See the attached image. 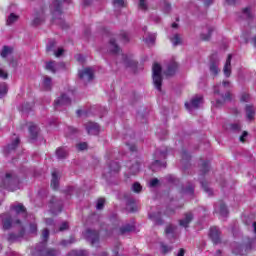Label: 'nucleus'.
<instances>
[{"label": "nucleus", "mask_w": 256, "mask_h": 256, "mask_svg": "<svg viewBox=\"0 0 256 256\" xmlns=\"http://www.w3.org/2000/svg\"><path fill=\"white\" fill-rule=\"evenodd\" d=\"M36 253H38L39 256H57V250L53 248H47V243H39L35 247Z\"/></svg>", "instance_id": "obj_6"}, {"label": "nucleus", "mask_w": 256, "mask_h": 256, "mask_svg": "<svg viewBox=\"0 0 256 256\" xmlns=\"http://www.w3.org/2000/svg\"><path fill=\"white\" fill-rule=\"evenodd\" d=\"M201 103H203V96H194L190 102L185 103V107L188 111H193V109H199Z\"/></svg>", "instance_id": "obj_13"}, {"label": "nucleus", "mask_w": 256, "mask_h": 256, "mask_svg": "<svg viewBox=\"0 0 256 256\" xmlns=\"http://www.w3.org/2000/svg\"><path fill=\"white\" fill-rule=\"evenodd\" d=\"M28 131L30 135V141H37V138L39 137V127L31 123L29 125Z\"/></svg>", "instance_id": "obj_22"}, {"label": "nucleus", "mask_w": 256, "mask_h": 256, "mask_svg": "<svg viewBox=\"0 0 256 256\" xmlns=\"http://www.w3.org/2000/svg\"><path fill=\"white\" fill-rule=\"evenodd\" d=\"M16 225H20V230L18 234L15 233H10L8 235V241L14 242V241H19V239H22V237L25 236V228L21 226V220L16 219L15 220Z\"/></svg>", "instance_id": "obj_15"}, {"label": "nucleus", "mask_w": 256, "mask_h": 256, "mask_svg": "<svg viewBox=\"0 0 256 256\" xmlns=\"http://www.w3.org/2000/svg\"><path fill=\"white\" fill-rule=\"evenodd\" d=\"M119 37H120L122 42L129 43V34H127V32H121L119 34Z\"/></svg>", "instance_id": "obj_51"}, {"label": "nucleus", "mask_w": 256, "mask_h": 256, "mask_svg": "<svg viewBox=\"0 0 256 256\" xmlns=\"http://www.w3.org/2000/svg\"><path fill=\"white\" fill-rule=\"evenodd\" d=\"M85 239L90 243L91 245H99V231L93 230V229H87L85 232Z\"/></svg>", "instance_id": "obj_10"}, {"label": "nucleus", "mask_w": 256, "mask_h": 256, "mask_svg": "<svg viewBox=\"0 0 256 256\" xmlns=\"http://www.w3.org/2000/svg\"><path fill=\"white\" fill-rule=\"evenodd\" d=\"M123 197L129 212L135 213V211H137V204H135L136 203L135 198H133L129 193H125Z\"/></svg>", "instance_id": "obj_14"}, {"label": "nucleus", "mask_w": 256, "mask_h": 256, "mask_svg": "<svg viewBox=\"0 0 256 256\" xmlns=\"http://www.w3.org/2000/svg\"><path fill=\"white\" fill-rule=\"evenodd\" d=\"M103 207H105V199L99 198L97 200L96 209H98V211H101V209H103Z\"/></svg>", "instance_id": "obj_50"}, {"label": "nucleus", "mask_w": 256, "mask_h": 256, "mask_svg": "<svg viewBox=\"0 0 256 256\" xmlns=\"http://www.w3.org/2000/svg\"><path fill=\"white\" fill-rule=\"evenodd\" d=\"M148 217L154 223L155 226L165 225V220H163L161 212L150 213Z\"/></svg>", "instance_id": "obj_20"}, {"label": "nucleus", "mask_w": 256, "mask_h": 256, "mask_svg": "<svg viewBox=\"0 0 256 256\" xmlns=\"http://www.w3.org/2000/svg\"><path fill=\"white\" fill-rule=\"evenodd\" d=\"M67 230H69V223L63 222L59 227V231L63 232V231H67Z\"/></svg>", "instance_id": "obj_61"}, {"label": "nucleus", "mask_w": 256, "mask_h": 256, "mask_svg": "<svg viewBox=\"0 0 256 256\" xmlns=\"http://www.w3.org/2000/svg\"><path fill=\"white\" fill-rule=\"evenodd\" d=\"M49 240V229L45 228L42 232V242L40 243H46Z\"/></svg>", "instance_id": "obj_47"}, {"label": "nucleus", "mask_w": 256, "mask_h": 256, "mask_svg": "<svg viewBox=\"0 0 256 256\" xmlns=\"http://www.w3.org/2000/svg\"><path fill=\"white\" fill-rule=\"evenodd\" d=\"M209 237L214 245L221 243V231L217 227H211Z\"/></svg>", "instance_id": "obj_17"}, {"label": "nucleus", "mask_w": 256, "mask_h": 256, "mask_svg": "<svg viewBox=\"0 0 256 256\" xmlns=\"http://www.w3.org/2000/svg\"><path fill=\"white\" fill-rule=\"evenodd\" d=\"M139 8L142 9V11H147V3L145 0H139Z\"/></svg>", "instance_id": "obj_64"}, {"label": "nucleus", "mask_w": 256, "mask_h": 256, "mask_svg": "<svg viewBox=\"0 0 256 256\" xmlns=\"http://www.w3.org/2000/svg\"><path fill=\"white\" fill-rule=\"evenodd\" d=\"M64 3H67V5H69L71 4V0H54L50 6V9L54 23H56V25H60L62 29H67L65 20H63L62 18Z\"/></svg>", "instance_id": "obj_1"}, {"label": "nucleus", "mask_w": 256, "mask_h": 256, "mask_svg": "<svg viewBox=\"0 0 256 256\" xmlns=\"http://www.w3.org/2000/svg\"><path fill=\"white\" fill-rule=\"evenodd\" d=\"M232 59H233V55L229 54L223 68V73L227 78L231 77V60Z\"/></svg>", "instance_id": "obj_23"}, {"label": "nucleus", "mask_w": 256, "mask_h": 256, "mask_svg": "<svg viewBox=\"0 0 256 256\" xmlns=\"http://www.w3.org/2000/svg\"><path fill=\"white\" fill-rule=\"evenodd\" d=\"M114 7H125V0H113Z\"/></svg>", "instance_id": "obj_58"}, {"label": "nucleus", "mask_w": 256, "mask_h": 256, "mask_svg": "<svg viewBox=\"0 0 256 256\" xmlns=\"http://www.w3.org/2000/svg\"><path fill=\"white\" fill-rule=\"evenodd\" d=\"M207 29H208L207 34L205 33L200 34V39H202V41H210L211 35L213 34V31H215V28L211 26H209Z\"/></svg>", "instance_id": "obj_34"}, {"label": "nucleus", "mask_w": 256, "mask_h": 256, "mask_svg": "<svg viewBox=\"0 0 256 256\" xmlns=\"http://www.w3.org/2000/svg\"><path fill=\"white\" fill-rule=\"evenodd\" d=\"M155 155H157V157H159V159H156L153 163H152V167H159L164 168L167 167V162L165 161V159H167V151H159L157 150Z\"/></svg>", "instance_id": "obj_9"}, {"label": "nucleus", "mask_w": 256, "mask_h": 256, "mask_svg": "<svg viewBox=\"0 0 256 256\" xmlns=\"http://www.w3.org/2000/svg\"><path fill=\"white\" fill-rule=\"evenodd\" d=\"M133 231H135V225L125 224L120 227V235H125V233H131Z\"/></svg>", "instance_id": "obj_33"}, {"label": "nucleus", "mask_w": 256, "mask_h": 256, "mask_svg": "<svg viewBox=\"0 0 256 256\" xmlns=\"http://www.w3.org/2000/svg\"><path fill=\"white\" fill-rule=\"evenodd\" d=\"M78 151H85L87 149V142H81L77 144Z\"/></svg>", "instance_id": "obj_63"}, {"label": "nucleus", "mask_w": 256, "mask_h": 256, "mask_svg": "<svg viewBox=\"0 0 256 256\" xmlns=\"http://www.w3.org/2000/svg\"><path fill=\"white\" fill-rule=\"evenodd\" d=\"M0 219L2 221V229L3 231H9L13 227V223H15V220H13V216L9 213H4L0 215Z\"/></svg>", "instance_id": "obj_11"}, {"label": "nucleus", "mask_w": 256, "mask_h": 256, "mask_svg": "<svg viewBox=\"0 0 256 256\" xmlns=\"http://www.w3.org/2000/svg\"><path fill=\"white\" fill-rule=\"evenodd\" d=\"M19 21V15L15 13H11L6 20V25H13V23H17Z\"/></svg>", "instance_id": "obj_42"}, {"label": "nucleus", "mask_w": 256, "mask_h": 256, "mask_svg": "<svg viewBox=\"0 0 256 256\" xmlns=\"http://www.w3.org/2000/svg\"><path fill=\"white\" fill-rule=\"evenodd\" d=\"M209 169H211L209 161H203L200 165V175H207V173H209Z\"/></svg>", "instance_id": "obj_35"}, {"label": "nucleus", "mask_w": 256, "mask_h": 256, "mask_svg": "<svg viewBox=\"0 0 256 256\" xmlns=\"http://www.w3.org/2000/svg\"><path fill=\"white\" fill-rule=\"evenodd\" d=\"M210 73L217 77L219 75V56L217 54H212L210 57Z\"/></svg>", "instance_id": "obj_12"}, {"label": "nucleus", "mask_w": 256, "mask_h": 256, "mask_svg": "<svg viewBox=\"0 0 256 256\" xmlns=\"http://www.w3.org/2000/svg\"><path fill=\"white\" fill-rule=\"evenodd\" d=\"M193 212H187L184 214V218L179 220V225L180 227H184L185 229H187V227H189V223H191V221H193Z\"/></svg>", "instance_id": "obj_21"}, {"label": "nucleus", "mask_w": 256, "mask_h": 256, "mask_svg": "<svg viewBox=\"0 0 256 256\" xmlns=\"http://www.w3.org/2000/svg\"><path fill=\"white\" fill-rule=\"evenodd\" d=\"M243 15H245L246 19H253V14H251V8L247 7L242 10Z\"/></svg>", "instance_id": "obj_48"}, {"label": "nucleus", "mask_w": 256, "mask_h": 256, "mask_svg": "<svg viewBox=\"0 0 256 256\" xmlns=\"http://www.w3.org/2000/svg\"><path fill=\"white\" fill-rule=\"evenodd\" d=\"M109 47H110V53H112L113 55H117V53L121 51V48L117 44V40H115V38H111L109 40Z\"/></svg>", "instance_id": "obj_25"}, {"label": "nucleus", "mask_w": 256, "mask_h": 256, "mask_svg": "<svg viewBox=\"0 0 256 256\" xmlns=\"http://www.w3.org/2000/svg\"><path fill=\"white\" fill-rule=\"evenodd\" d=\"M46 70L51 71V73H57V62L55 61H50L46 63Z\"/></svg>", "instance_id": "obj_40"}, {"label": "nucleus", "mask_w": 256, "mask_h": 256, "mask_svg": "<svg viewBox=\"0 0 256 256\" xmlns=\"http://www.w3.org/2000/svg\"><path fill=\"white\" fill-rule=\"evenodd\" d=\"M21 111L23 113H29L31 111V104H29V103L22 104Z\"/></svg>", "instance_id": "obj_55"}, {"label": "nucleus", "mask_w": 256, "mask_h": 256, "mask_svg": "<svg viewBox=\"0 0 256 256\" xmlns=\"http://www.w3.org/2000/svg\"><path fill=\"white\" fill-rule=\"evenodd\" d=\"M51 187L54 190L59 189V176H57V172L52 173Z\"/></svg>", "instance_id": "obj_36"}, {"label": "nucleus", "mask_w": 256, "mask_h": 256, "mask_svg": "<svg viewBox=\"0 0 256 256\" xmlns=\"http://www.w3.org/2000/svg\"><path fill=\"white\" fill-rule=\"evenodd\" d=\"M161 249H162V253H164V255L167 253H171V251H173V247L167 246L165 244H161Z\"/></svg>", "instance_id": "obj_52"}, {"label": "nucleus", "mask_w": 256, "mask_h": 256, "mask_svg": "<svg viewBox=\"0 0 256 256\" xmlns=\"http://www.w3.org/2000/svg\"><path fill=\"white\" fill-rule=\"evenodd\" d=\"M132 191L134 193H141V191L143 190V187L141 186V184L139 182H135L133 185H132Z\"/></svg>", "instance_id": "obj_46"}, {"label": "nucleus", "mask_w": 256, "mask_h": 256, "mask_svg": "<svg viewBox=\"0 0 256 256\" xmlns=\"http://www.w3.org/2000/svg\"><path fill=\"white\" fill-rule=\"evenodd\" d=\"M191 159V155H189V152L187 150L182 151V161H189Z\"/></svg>", "instance_id": "obj_59"}, {"label": "nucleus", "mask_w": 256, "mask_h": 256, "mask_svg": "<svg viewBox=\"0 0 256 256\" xmlns=\"http://www.w3.org/2000/svg\"><path fill=\"white\" fill-rule=\"evenodd\" d=\"M140 167H141V164L139 162H136L135 164H133L130 168V170L132 171V174L135 175L136 173H139Z\"/></svg>", "instance_id": "obj_49"}, {"label": "nucleus", "mask_w": 256, "mask_h": 256, "mask_svg": "<svg viewBox=\"0 0 256 256\" xmlns=\"http://www.w3.org/2000/svg\"><path fill=\"white\" fill-rule=\"evenodd\" d=\"M11 209L15 211L16 215H22L23 217H27V208L23 204H18L11 206Z\"/></svg>", "instance_id": "obj_24"}, {"label": "nucleus", "mask_w": 256, "mask_h": 256, "mask_svg": "<svg viewBox=\"0 0 256 256\" xmlns=\"http://www.w3.org/2000/svg\"><path fill=\"white\" fill-rule=\"evenodd\" d=\"M85 129L88 135H98L101 131V127L95 122H87L85 124Z\"/></svg>", "instance_id": "obj_19"}, {"label": "nucleus", "mask_w": 256, "mask_h": 256, "mask_svg": "<svg viewBox=\"0 0 256 256\" xmlns=\"http://www.w3.org/2000/svg\"><path fill=\"white\" fill-rule=\"evenodd\" d=\"M55 45L56 42L54 40H51L46 47V51H53V49H55Z\"/></svg>", "instance_id": "obj_62"}, {"label": "nucleus", "mask_w": 256, "mask_h": 256, "mask_svg": "<svg viewBox=\"0 0 256 256\" xmlns=\"http://www.w3.org/2000/svg\"><path fill=\"white\" fill-rule=\"evenodd\" d=\"M162 71L163 68L161 67V64L155 62L152 66V79L157 91H161V87L163 86V76L161 75Z\"/></svg>", "instance_id": "obj_3"}, {"label": "nucleus", "mask_w": 256, "mask_h": 256, "mask_svg": "<svg viewBox=\"0 0 256 256\" xmlns=\"http://www.w3.org/2000/svg\"><path fill=\"white\" fill-rule=\"evenodd\" d=\"M9 89L7 88V83H0V99H3L7 95Z\"/></svg>", "instance_id": "obj_43"}, {"label": "nucleus", "mask_w": 256, "mask_h": 256, "mask_svg": "<svg viewBox=\"0 0 256 256\" xmlns=\"http://www.w3.org/2000/svg\"><path fill=\"white\" fill-rule=\"evenodd\" d=\"M122 63H124L125 67H137V62L127 56H122Z\"/></svg>", "instance_id": "obj_30"}, {"label": "nucleus", "mask_w": 256, "mask_h": 256, "mask_svg": "<svg viewBox=\"0 0 256 256\" xmlns=\"http://www.w3.org/2000/svg\"><path fill=\"white\" fill-rule=\"evenodd\" d=\"M19 143H21V140L19 139V137H17L14 141L8 144L6 147L8 153H11V151H15L16 148L19 147Z\"/></svg>", "instance_id": "obj_31"}, {"label": "nucleus", "mask_w": 256, "mask_h": 256, "mask_svg": "<svg viewBox=\"0 0 256 256\" xmlns=\"http://www.w3.org/2000/svg\"><path fill=\"white\" fill-rule=\"evenodd\" d=\"M121 169V166L119 165V162L112 161L108 164L106 168H104L103 177L109 181L111 177H115L117 173H119Z\"/></svg>", "instance_id": "obj_5"}, {"label": "nucleus", "mask_w": 256, "mask_h": 256, "mask_svg": "<svg viewBox=\"0 0 256 256\" xmlns=\"http://www.w3.org/2000/svg\"><path fill=\"white\" fill-rule=\"evenodd\" d=\"M175 229L173 225H168L165 229V235L168 239H175Z\"/></svg>", "instance_id": "obj_29"}, {"label": "nucleus", "mask_w": 256, "mask_h": 256, "mask_svg": "<svg viewBox=\"0 0 256 256\" xmlns=\"http://www.w3.org/2000/svg\"><path fill=\"white\" fill-rule=\"evenodd\" d=\"M50 211L53 215H57L63 211V201L57 199V197L53 196L49 202Z\"/></svg>", "instance_id": "obj_8"}, {"label": "nucleus", "mask_w": 256, "mask_h": 256, "mask_svg": "<svg viewBox=\"0 0 256 256\" xmlns=\"http://www.w3.org/2000/svg\"><path fill=\"white\" fill-rule=\"evenodd\" d=\"M218 211L221 217H227V215H229V209L223 202L220 203Z\"/></svg>", "instance_id": "obj_39"}, {"label": "nucleus", "mask_w": 256, "mask_h": 256, "mask_svg": "<svg viewBox=\"0 0 256 256\" xmlns=\"http://www.w3.org/2000/svg\"><path fill=\"white\" fill-rule=\"evenodd\" d=\"M183 195H190V197H193L195 194V186H193L192 183H188L187 187L182 188Z\"/></svg>", "instance_id": "obj_28"}, {"label": "nucleus", "mask_w": 256, "mask_h": 256, "mask_svg": "<svg viewBox=\"0 0 256 256\" xmlns=\"http://www.w3.org/2000/svg\"><path fill=\"white\" fill-rule=\"evenodd\" d=\"M230 129L232 131H234L235 133H239V131H241V124H239V123L231 124Z\"/></svg>", "instance_id": "obj_53"}, {"label": "nucleus", "mask_w": 256, "mask_h": 256, "mask_svg": "<svg viewBox=\"0 0 256 256\" xmlns=\"http://www.w3.org/2000/svg\"><path fill=\"white\" fill-rule=\"evenodd\" d=\"M177 69H179V64L175 61L170 62V64L168 65L167 71L165 72V74L167 76H172L175 73H177Z\"/></svg>", "instance_id": "obj_26"}, {"label": "nucleus", "mask_w": 256, "mask_h": 256, "mask_svg": "<svg viewBox=\"0 0 256 256\" xmlns=\"http://www.w3.org/2000/svg\"><path fill=\"white\" fill-rule=\"evenodd\" d=\"M200 183L205 193H208L209 197H211V195H213V190L209 188V186L207 185V182L200 181Z\"/></svg>", "instance_id": "obj_44"}, {"label": "nucleus", "mask_w": 256, "mask_h": 256, "mask_svg": "<svg viewBox=\"0 0 256 256\" xmlns=\"http://www.w3.org/2000/svg\"><path fill=\"white\" fill-rule=\"evenodd\" d=\"M67 105H71V98H69L67 94H62L54 101L55 109H57V107H65Z\"/></svg>", "instance_id": "obj_18"}, {"label": "nucleus", "mask_w": 256, "mask_h": 256, "mask_svg": "<svg viewBox=\"0 0 256 256\" xmlns=\"http://www.w3.org/2000/svg\"><path fill=\"white\" fill-rule=\"evenodd\" d=\"M157 39V34L148 33L147 37L144 39L145 43L148 45H154Z\"/></svg>", "instance_id": "obj_41"}, {"label": "nucleus", "mask_w": 256, "mask_h": 256, "mask_svg": "<svg viewBox=\"0 0 256 256\" xmlns=\"http://www.w3.org/2000/svg\"><path fill=\"white\" fill-rule=\"evenodd\" d=\"M56 156L58 159H67L69 156V151H67L65 148L60 147L56 150Z\"/></svg>", "instance_id": "obj_32"}, {"label": "nucleus", "mask_w": 256, "mask_h": 256, "mask_svg": "<svg viewBox=\"0 0 256 256\" xmlns=\"http://www.w3.org/2000/svg\"><path fill=\"white\" fill-rule=\"evenodd\" d=\"M149 187H152V188L159 187V179L153 178L152 180H150Z\"/></svg>", "instance_id": "obj_57"}, {"label": "nucleus", "mask_w": 256, "mask_h": 256, "mask_svg": "<svg viewBox=\"0 0 256 256\" xmlns=\"http://www.w3.org/2000/svg\"><path fill=\"white\" fill-rule=\"evenodd\" d=\"M231 83L229 81H223L222 84H218L214 87V94L220 95L222 100H216V107H223L226 101H231V92H226L225 95L221 94L222 91H225L227 87H230Z\"/></svg>", "instance_id": "obj_2"}, {"label": "nucleus", "mask_w": 256, "mask_h": 256, "mask_svg": "<svg viewBox=\"0 0 256 256\" xmlns=\"http://www.w3.org/2000/svg\"><path fill=\"white\" fill-rule=\"evenodd\" d=\"M72 243H75V238L73 236H71L69 240H63L61 245L67 247V245H72Z\"/></svg>", "instance_id": "obj_56"}, {"label": "nucleus", "mask_w": 256, "mask_h": 256, "mask_svg": "<svg viewBox=\"0 0 256 256\" xmlns=\"http://www.w3.org/2000/svg\"><path fill=\"white\" fill-rule=\"evenodd\" d=\"M43 85H44V89H46V91L51 90V77L46 76L44 78Z\"/></svg>", "instance_id": "obj_45"}, {"label": "nucleus", "mask_w": 256, "mask_h": 256, "mask_svg": "<svg viewBox=\"0 0 256 256\" xmlns=\"http://www.w3.org/2000/svg\"><path fill=\"white\" fill-rule=\"evenodd\" d=\"M169 40L174 47H177L178 45H181L183 43L180 34H174V36L170 37Z\"/></svg>", "instance_id": "obj_38"}, {"label": "nucleus", "mask_w": 256, "mask_h": 256, "mask_svg": "<svg viewBox=\"0 0 256 256\" xmlns=\"http://www.w3.org/2000/svg\"><path fill=\"white\" fill-rule=\"evenodd\" d=\"M79 79H82L84 83H89V81H93L95 74L93 73V69L85 68L84 70L78 73Z\"/></svg>", "instance_id": "obj_16"}, {"label": "nucleus", "mask_w": 256, "mask_h": 256, "mask_svg": "<svg viewBox=\"0 0 256 256\" xmlns=\"http://www.w3.org/2000/svg\"><path fill=\"white\" fill-rule=\"evenodd\" d=\"M12 53H13V47L3 46L0 55L2 59H6V57H9V55H11Z\"/></svg>", "instance_id": "obj_37"}, {"label": "nucleus", "mask_w": 256, "mask_h": 256, "mask_svg": "<svg viewBox=\"0 0 256 256\" xmlns=\"http://www.w3.org/2000/svg\"><path fill=\"white\" fill-rule=\"evenodd\" d=\"M245 111L248 121H253L255 119V108L253 105H246Z\"/></svg>", "instance_id": "obj_27"}, {"label": "nucleus", "mask_w": 256, "mask_h": 256, "mask_svg": "<svg viewBox=\"0 0 256 256\" xmlns=\"http://www.w3.org/2000/svg\"><path fill=\"white\" fill-rule=\"evenodd\" d=\"M161 3L164 6V11L166 13H169V11H171V4L169 2H167V0H161Z\"/></svg>", "instance_id": "obj_54"}, {"label": "nucleus", "mask_w": 256, "mask_h": 256, "mask_svg": "<svg viewBox=\"0 0 256 256\" xmlns=\"http://www.w3.org/2000/svg\"><path fill=\"white\" fill-rule=\"evenodd\" d=\"M43 23H45V8L34 12L31 25L32 27H39V25H43Z\"/></svg>", "instance_id": "obj_7"}, {"label": "nucleus", "mask_w": 256, "mask_h": 256, "mask_svg": "<svg viewBox=\"0 0 256 256\" xmlns=\"http://www.w3.org/2000/svg\"><path fill=\"white\" fill-rule=\"evenodd\" d=\"M19 185V178L15 174L7 173L3 179L2 186L8 191H15Z\"/></svg>", "instance_id": "obj_4"}, {"label": "nucleus", "mask_w": 256, "mask_h": 256, "mask_svg": "<svg viewBox=\"0 0 256 256\" xmlns=\"http://www.w3.org/2000/svg\"><path fill=\"white\" fill-rule=\"evenodd\" d=\"M72 255L74 256H86L87 255V252L85 250H75V251H72Z\"/></svg>", "instance_id": "obj_60"}]
</instances>
